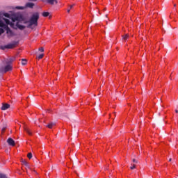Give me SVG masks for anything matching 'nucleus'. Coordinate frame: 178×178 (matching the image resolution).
Instances as JSON below:
<instances>
[{
    "label": "nucleus",
    "instance_id": "nucleus-23",
    "mask_svg": "<svg viewBox=\"0 0 178 178\" xmlns=\"http://www.w3.org/2000/svg\"><path fill=\"white\" fill-rule=\"evenodd\" d=\"M130 168H131V170L136 169V164H134L133 166H131V167H130Z\"/></svg>",
    "mask_w": 178,
    "mask_h": 178
},
{
    "label": "nucleus",
    "instance_id": "nucleus-7",
    "mask_svg": "<svg viewBox=\"0 0 178 178\" xmlns=\"http://www.w3.org/2000/svg\"><path fill=\"white\" fill-rule=\"evenodd\" d=\"M26 8H30L31 9H33V8H34V3H26Z\"/></svg>",
    "mask_w": 178,
    "mask_h": 178
},
{
    "label": "nucleus",
    "instance_id": "nucleus-22",
    "mask_svg": "<svg viewBox=\"0 0 178 178\" xmlns=\"http://www.w3.org/2000/svg\"><path fill=\"white\" fill-rule=\"evenodd\" d=\"M38 59H42V58H44V54H40L38 56Z\"/></svg>",
    "mask_w": 178,
    "mask_h": 178
},
{
    "label": "nucleus",
    "instance_id": "nucleus-4",
    "mask_svg": "<svg viewBox=\"0 0 178 178\" xmlns=\"http://www.w3.org/2000/svg\"><path fill=\"white\" fill-rule=\"evenodd\" d=\"M12 22L13 23H15V22H17L16 23V26L17 27V29H19V30H24V29H26L25 26H23L22 24H20V21H19V19H17V17L16 18H13L12 19Z\"/></svg>",
    "mask_w": 178,
    "mask_h": 178
},
{
    "label": "nucleus",
    "instance_id": "nucleus-18",
    "mask_svg": "<svg viewBox=\"0 0 178 178\" xmlns=\"http://www.w3.org/2000/svg\"><path fill=\"white\" fill-rule=\"evenodd\" d=\"M5 33V30L3 29L0 28V35H2Z\"/></svg>",
    "mask_w": 178,
    "mask_h": 178
},
{
    "label": "nucleus",
    "instance_id": "nucleus-5",
    "mask_svg": "<svg viewBox=\"0 0 178 178\" xmlns=\"http://www.w3.org/2000/svg\"><path fill=\"white\" fill-rule=\"evenodd\" d=\"M10 108V105L7 103H3L2 106L1 108V111H6V109H9Z\"/></svg>",
    "mask_w": 178,
    "mask_h": 178
},
{
    "label": "nucleus",
    "instance_id": "nucleus-3",
    "mask_svg": "<svg viewBox=\"0 0 178 178\" xmlns=\"http://www.w3.org/2000/svg\"><path fill=\"white\" fill-rule=\"evenodd\" d=\"M38 19H40V15H38V13H34L29 21L28 22L29 25L28 27H31V26H37L38 25Z\"/></svg>",
    "mask_w": 178,
    "mask_h": 178
},
{
    "label": "nucleus",
    "instance_id": "nucleus-29",
    "mask_svg": "<svg viewBox=\"0 0 178 178\" xmlns=\"http://www.w3.org/2000/svg\"><path fill=\"white\" fill-rule=\"evenodd\" d=\"M70 9H72L73 8V6H70Z\"/></svg>",
    "mask_w": 178,
    "mask_h": 178
},
{
    "label": "nucleus",
    "instance_id": "nucleus-10",
    "mask_svg": "<svg viewBox=\"0 0 178 178\" xmlns=\"http://www.w3.org/2000/svg\"><path fill=\"white\" fill-rule=\"evenodd\" d=\"M56 125L55 123L51 122L49 124L46 126V127H48V129H52Z\"/></svg>",
    "mask_w": 178,
    "mask_h": 178
},
{
    "label": "nucleus",
    "instance_id": "nucleus-30",
    "mask_svg": "<svg viewBox=\"0 0 178 178\" xmlns=\"http://www.w3.org/2000/svg\"><path fill=\"white\" fill-rule=\"evenodd\" d=\"M175 113H178V111H177V110H175Z\"/></svg>",
    "mask_w": 178,
    "mask_h": 178
},
{
    "label": "nucleus",
    "instance_id": "nucleus-12",
    "mask_svg": "<svg viewBox=\"0 0 178 178\" xmlns=\"http://www.w3.org/2000/svg\"><path fill=\"white\" fill-rule=\"evenodd\" d=\"M24 131H26V133H27L29 136H31V131H30V129L27 127L24 128Z\"/></svg>",
    "mask_w": 178,
    "mask_h": 178
},
{
    "label": "nucleus",
    "instance_id": "nucleus-2",
    "mask_svg": "<svg viewBox=\"0 0 178 178\" xmlns=\"http://www.w3.org/2000/svg\"><path fill=\"white\" fill-rule=\"evenodd\" d=\"M12 69V65L8 63V61L3 60L0 65V72H1V73H6L8 72H10Z\"/></svg>",
    "mask_w": 178,
    "mask_h": 178
},
{
    "label": "nucleus",
    "instance_id": "nucleus-24",
    "mask_svg": "<svg viewBox=\"0 0 178 178\" xmlns=\"http://www.w3.org/2000/svg\"><path fill=\"white\" fill-rule=\"evenodd\" d=\"M133 162H134V163H138V161L137 160H136V159H133Z\"/></svg>",
    "mask_w": 178,
    "mask_h": 178
},
{
    "label": "nucleus",
    "instance_id": "nucleus-19",
    "mask_svg": "<svg viewBox=\"0 0 178 178\" xmlns=\"http://www.w3.org/2000/svg\"><path fill=\"white\" fill-rule=\"evenodd\" d=\"M15 9H19V10H23V9H24V7H23V6H17V7H15Z\"/></svg>",
    "mask_w": 178,
    "mask_h": 178
},
{
    "label": "nucleus",
    "instance_id": "nucleus-32",
    "mask_svg": "<svg viewBox=\"0 0 178 178\" xmlns=\"http://www.w3.org/2000/svg\"><path fill=\"white\" fill-rule=\"evenodd\" d=\"M174 6H176V4H175Z\"/></svg>",
    "mask_w": 178,
    "mask_h": 178
},
{
    "label": "nucleus",
    "instance_id": "nucleus-9",
    "mask_svg": "<svg viewBox=\"0 0 178 178\" xmlns=\"http://www.w3.org/2000/svg\"><path fill=\"white\" fill-rule=\"evenodd\" d=\"M15 44H10L6 46V48L8 49H12V48H15Z\"/></svg>",
    "mask_w": 178,
    "mask_h": 178
},
{
    "label": "nucleus",
    "instance_id": "nucleus-15",
    "mask_svg": "<svg viewBox=\"0 0 178 178\" xmlns=\"http://www.w3.org/2000/svg\"><path fill=\"white\" fill-rule=\"evenodd\" d=\"M22 65L23 66L27 65V60H26V59H22Z\"/></svg>",
    "mask_w": 178,
    "mask_h": 178
},
{
    "label": "nucleus",
    "instance_id": "nucleus-1",
    "mask_svg": "<svg viewBox=\"0 0 178 178\" xmlns=\"http://www.w3.org/2000/svg\"><path fill=\"white\" fill-rule=\"evenodd\" d=\"M8 25H10L11 27H13V24L10 22L9 19L6 18L0 19V27H2L3 29H5L6 30L7 37L8 38H10L15 36V33H13V31L10 30Z\"/></svg>",
    "mask_w": 178,
    "mask_h": 178
},
{
    "label": "nucleus",
    "instance_id": "nucleus-31",
    "mask_svg": "<svg viewBox=\"0 0 178 178\" xmlns=\"http://www.w3.org/2000/svg\"><path fill=\"white\" fill-rule=\"evenodd\" d=\"M171 161H172V159H169V162H171Z\"/></svg>",
    "mask_w": 178,
    "mask_h": 178
},
{
    "label": "nucleus",
    "instance_id": "nucleus-20",
    "mask_svg": "<svg viewBox=\"0 0 178 178\" xmlns=\"http://www.w3.org/2000/svg\"><path fill=\"white\" fill-rule=\"evenodd\" d=\"M27 157L29 158V159H31L33 158V154L31 153H29Z\"/></svg>",
    "mask_w": 178,
    "mask_h": 178
},
{
    "label": "nucleus",
    "instance_id": "nucleus-28",
    "mask_svg": "<svg viewBox=\"0 0 178 178\" xmlns=\"http://www.w3.org/2000/svg\"><path fill=\"white\" fill-rule=\"evenodd\" d=\"M67 13H70V9L67 10Z\"/></svg>",
    "mask_w": 178,
    "mask_h": 178
},
{
    "label": "nucleus",
    "instance_id": "nucleus-6",
    "mask_svg": "<svg viewBox=\"0 0 178 178\" xmlns=\"http://www.w3.org/2000/svg\"><path fill=\"white\" fill-rule=\"evenodd\" d=\"M7 143L8 145H11V147H15V140L12 139V138H8L7 140Z\"/></svg>",
    "mask_w": 178,
    "mask_h": 178
},
{
    "label": "nucleus",
    "instance_id": "nucleus-27",
    "mask_svg": "<svg viewBox=\"0 0 178 178\" xmlns=\"http://www.w3.org/2000/svg\"><path fill=\"white\" fill-rule=\"evenodd\" d=\"M2 130H3V131H5L6 130V127H3V128L2 129Z\"/></svg>",
    "mask_w": 178,
    "mask_h": 178
},
{
    "label": "nucleus",
    "instance_id": "nucleus-14",
    "mask_svg": "<svg viewBox=\"0 0 178 178\" xmlns=\"http://www.w3.org/2000/svg\"><path fill=\"white\" fill-rule=\"evenodd\" d=\"M129 34H125L124 35H122V40H124V41H126V40H127L129 38Z\"/></svg>",
    "mask_w": 178,
    "mask_h": 178
},
{
    "label": "nucleus",
    "instance_id": "nucleus-13",
    "mask_svg": "<svg viewBox=\"0 0 178 178\" xmlns=\"http://www.w3.org/2000/svg\"><path fill=\"white\" fill-rule=\"evenodd\" d=\"M42 16H43L44 17H48V16H49V12H44V13H42Z\"/></svg>",
    "mask_w": 178,
    "mask_h": 178
},
{
    "label": "nucleus",
    "instance_id": "nucleus-11",
    "mask_svg": "<svg viewBox=\"0 0 178 178\" xmlns=\"http://www.w3.org/2000/svg\"><path fill=\"white\" fill-rule=\"evenodd\" d=\"M13 60H15V58H10V59L4 60V61H6V62H8V63H9L10 65H12V62H13Z\"/></svg>",
    "mask_w": 178,
    "mask_h": 178
},
{
    "label": "nucleus",
    "instance_id": "nucleus-26",
    "mask_svg": "<svg viewBox=\"0 0 178 178\" xmlns=\"http://www.w3.org/2000/svg\"><path fill=\"white\" fill-rule=\"evenodd\" d=\"M30 2H37V0H29Z\"/></svg>",
    "mask_w": 178,
    "mask_h": 178
},
{
    "label": "nucleus",
    "instance_id": "nucleus-21",
    "mask_svg": "<svg viewBox=\"0 0 178 178\" xmlns=\"http://www.w3.org/2000/svg\"><path fill=\"white\" fill-rule=\"evenodd\" d=\"M4 16L5 17H8L9 19H10V15H9L8 13H4Z\"/></svg>",
    "mask_w": 178,
    "mask_h": 178
},
{
    "label": "nucleus",
    "instance_id": "nucleus-25",
    "mask_svg": "<svg viewBox=\"0 0 178 178\" xmlns=\"http://www.w3.org/2000/svg\"><path fill=\"white\" fill-rule=\"evenodd\" d=\"M39 51H40V52H44V48L43 47H40L39 49Z\"/></svg>",
    "mask_w": 178,
    "mask_h": 178
},
{
    "label": "nucleus",
    "instance_id": "nucleus-8",
    "mask_svg": "<svg viewBox=\"0 0 178 178\" xmlns=\"http://www.w3.org/2000/svg\"><path fill=\"white\" fill-rule=\"evenodd\" d=\"M48 3L54 5V3H58V0H47Z\"/></svg>",
    "mask_w": 178,
    "mask_h": 178
},
{
    "label": "nucleus",
    "instance_id": "nucleus-17",
    "mask_svg": "<svg viewBox=\"0 0 178 178\" xmlns=\"http://www.w3.org/2000/svg\"><path fill=\"white\" fill-rule=\"evenodd\" d=\"M0 178H8V177L5 174L0 173Z\"/></svg>",
    "mask_w": 178,
    "mask_h": 178
},
{
    "label": "nucleus",
    "instance_id": "nucleus-16",
    "mask_svg": "<svg viewBox=\"0 0 178 178\" xmlns=\"http://www.w3.org/2000/svg\"><path fill=\"white\" fill-rule=\"evenodd\" d=\"M22 163H23V165H24L25 166L29 168V163L27 161H26V160H23Z\"/></svg>",
    "mask_w": 178,
    "mask_h": 178
}]
</instances>
